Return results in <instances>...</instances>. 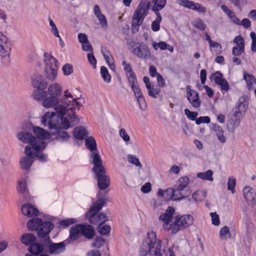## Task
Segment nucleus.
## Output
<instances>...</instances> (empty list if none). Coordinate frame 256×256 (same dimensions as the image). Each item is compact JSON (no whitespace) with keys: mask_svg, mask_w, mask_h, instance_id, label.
I'll return each mask as SVG.
<instances>
[{"mask_svg":"<svg viewBox=\"0 0 256 256\" xmlns=\"http://www.w3.org/2000/svg\"><path fill=\"white\" fill-rule=\"evenodd\" d=\"M100 74L104 81L108 83L110 82L111 80V76L109 74L108 68L106 66H101Z\"/></svg>","mask_w":256,"mask_h":256,"instance_id":"8fccbe9b","label":"nucleus"},{"mask_svg":"<svg viewBox=\"0 0 256 256\" xmlns=\"http://www.w3.org/2000/svg\"><path fill=\"white\" fill-rule=\"evenodd\" d=\"M62 70L64 75H70L73 72L72 66L70 64H66L63 66Z\"/></svg>","mask_w":256,"mask_h":256,"instance_id":"e2e57ef3","label":"nucleus"},{"mask_svg":"<svg viewBox=\"0 0 256 256\" xmlns=\"http://www.w3.org/2000/svg\"><path fill=\"white\" fill-rule=\"evenodd\" d=\"M27 228L30 230H36L38 236L42 240L50 238L49 234L54 228L51 222H42L40 218H32L27 222Z\"/></svg>","mask_w":256,"mask_h":256,"instance_id":"20e7f679","label":"nucleus"},{"mask_svg":"<svg viewBox=\"0 0 256 256\" xmlns=\"http://www.w3.org/2000/svg\"><path fill=\"white\" fill-rule=\"evenodd\" d=\"M60 101L58 98L50 96L45 98L42 102V106L45 108H53L56 106Z\"/></svg>","mask_w":256,"mask_h":256,"instance_id":"c756f323","label":"nucleus"},{"mask_svg":"<svg viewBox=\"0 0 256 256\" xmlns=\"http://www.w3.org/2000/svg\"><path fill=\"white\" fill-rule=\"evenodd\" d=\"M210 122V118L208 116H200L196 120V123L199 125L202 123L209 124Z\"/></svg>","mask_w":256,"mask_h":256,"instance_id":"338daca9","label":"nucleus"},{"mask_svg":"<svg viewBox=\"0 0 256 256\" xmlns=\"http://www.w3.org/2000/svg\"><path fill=\"white\" fill-rule=\"evenodd\" d=\"M18 190L21 194H26L28 192L25 180L18 182Z\"/></svg>","mask_w":256,"mask_h":256,"instance_id":"6e6d98bb","label":"nucleus"},{"mask_svg":"<svg viewBox=\"0 0 256 256\" xmlns=\"http://www.w3.org/2000/svg\"><path fill=\"white\" fill-rule=\"evenodd\" d=\"M156 14V18L152 24V30L154 32H158L160 28V24L162 20L160 13Z\"/></svg>","mask_w":256,"mask_h":256,"instance_id":"de8ad7c7","label":"nucleus"},{"mask_svg":"<svg viewBox=\"0 0 256 256\" xmlns=\"http://www.w3.org/2000/svg\"><path fill=\"white\" fill-rule=\"evenodd\" d=\"M77 222L76 220L74 218H67L60 221V225L63 227H68Z\"/></svg>","mask_w":256,"mask_h":256,"instance_id":"5fc2aeb1","label":"nucleus"},{"mask_svg":"<svg viewBox=\"0 0 256 256\" xmlns=\"http://www.w3.org/2000/svg\"><path fill=\"white\" fill-rule=\"evenodd\" d=\"M33 158L28 156L22 158L20 161L21 168L24 170H28L34 162Z\"/></svg>","mask_w":256,"mask_h":256,"instance_id":"e433bc0d","label":"nucleus"},{"mask_svg":"<svg viewBox=\"0 0 256 256\" xmlns=\"http://www.w3.org/2000/svg\"><path fill=\"white\" fill-rule=\"evenodd\" d=\"M220 238L222 240H226L228 238H231V234L228 226H224L220 229Z\"/></svg>","mask_w":256,"mask_h":256,"instance_id":"49530a36","label":"nucleus"},{"mask_svg":"<svg viewBox=\"0 0 256 256\" xmlns=\"http://www.w3.org/2000/svg\"><path fill=\"white\" fill-rule=\"evenodd\" d=\"M32 85L37 90H44L46 88L47 82L44 76L36 75L32 80Z\"/></svg>","mask_w":256,"mask_h":256,"instance_id":"6ab92c4d","label":"nucleus"},{"mask_svg":"<svg viewBox=\"0 0 256 256\" xmlns=\"http://www.w3.org/2000/svg\"><path fill=\"white\" fill-rule=\"evenodd\" d=\"M48 94L50 96L58 98L62 93V88L60 86L56 83L51 84L48 88Z\"/></svg>","mask_w":256,"mask_h":256,"instance_id":"cd10ccee","label":"nucleus"},{"mask_svg":"<svg viewBox=\"0 0 256 256\" xmlns=\"http://www.w3.org/2000/svg\"><path fill=\"white\" fill-rule=\"evenodd\" d=\"M20 240L23 244L30 246L36 242V237L34 234L26 233L21 236Z\"/></svg>","mask_w":256,"mask_h":256,"instance_id":"473e14b6","label":"nucleus"},{"mask_svg":"<svg viewBox=\"0 0 256 256\" xmlns=\"http://www.w3.org/2000/svg\"><path fill=\"white\" fill-rule=\"evenodd\" d=\"M105 204L104 200L102 198H99L96 204L92 206L88 212H97L100 211L104 204Z\"/></svg>","mask_w":256,"mask_h":256,"instance_id":"37998d69","label":"nucleus"},{"mask_svg":"<svg viewBox=\"0 0 256 256\" xmlns=\"http://www.w3.org/2000/svg\"><path fill=\"white\" fill-rule=\"evenodd\" d=\"M166 4V0H156L152 8V10L155 14L160 13L159 11L164 7Z\"/></svg>","mask_w":256,"mask_h":256,"instance_id":"c03bdc74","label":"nucleus"},{"mask_svg":"<svg viewBox=\"0 0 256 256\" xmlns=\"http://www.w3.org/2000/svg\"><path fill=\"white\" fill-rule=\"evenodd\" d=\"M97 212H88L86 217L88 218L89 222L92 224H102L108 220V216L104 213Z\"/></svg>","mask_w":256,"mask_h":256,"instance_id":"4468645a","label":"nucleus"},{"mask_svg":"<svg viewBox=\"0 0 256 256\" xmlns=\"http://www.w3.org/2000/svg\"><path fill=\"white\" fill-rule=\"evenodd\" d=\"M47 94L46 92L44 90L36 89L33 92L32 96L36 100H44L45 98L47 96Z\"/></svg>","mask_w":256,"mask_h":256,"instance_id":"a19ab883","label":"nucleus"},{"mask_svg":"<svg viewBox=\"0 0 256 256\" xmlns=\"http://www.w3.org/2000/svg\"><path fill=\"white\" fill-rule=\"evenodd\" d=\"M244 51V47L234 46L232 48V54L235 56H240Z\"/></svg>","mask_w":256,"mask_h":256,"instance_id":"69168bd1","label":"nucleus"},{"mask_svg":"<svg viewBox=\"0 0 256 256\" xmlns=\"http://www.w3.org/2000/svg\"><path fill=\"white\" fill-rule=\"evenodd\" d=\"M124 66V70L128 82L137 79L136 76L134 72L132 70V68L130 64L127 63L126 61L124 60L122 62Z\"/></svg>","mask_w":256,"mask_h":256,"instance_id":"b1692460","label":"nucleus"},{"mask_svg":"<svg viewBox=\"0 0 256 256\" xmlns=\"http://www.w3.org/2000/svg\"><path fill=\"white\" fill-rule=\"evenodd\" d=\"M212 175L213 172L210 170H208L204 172H198L197 174L198 178L202 179V180H209L210 182H212L214 180Z\"/></svg>","mask_w":256,"mask_h":256,"instance_id":"79ce46f5","label":"nucleus"},{"mask_svg":"<svg viewBox=\"0 0 256 256\" xmlns=\"http://www.w3.org/2000/svg\"><path fill=\"white\" fill-rule=\"evenodd\" d=\"M94 14L98 18L101 26L105 28L108 27V22L104 14L102 13L98 5L94 7Z\"/></svg>","mask_w":256,"mask_h":256,"instance_id":"a878e982","label":"nucleus"},{"mask_svg":"<svg viewBox=\"0 0 256 256\" xmlns=\"http://www.w3.org/2000/svg\"><path fill=\"white\" fill-rule=\"evenodd\" d=\"M33 132L36 136V138L40 140L41 142H43L44 140L48 139L50 138V133L40 127H34Z\"/></svg>","mask_w":256,"mask_h":256,"instance_id":"393cba45","label":"nucleus"},{"mask_svg":"<svg viewBox=\"0 0 256 256\" xmlns=\"http://www.w3.org/2000/svg\"><path fill=\"white\" fill-rule=\"evenodd\" d=\"M182 190H179L178 188H169L170 198L172 200H180L184 198L186 196L182 193Z\"/></svg>","mask_w":256,"mask_h":256,"instance_id":"bb28decb","label":"nucleus"},{"mask_svg":"<svg viewBox=\"0 0 256 256\" xmlns=\"http://www.w3.org/2000/svg\"><path fill=\"white\" fill-rule=\"evenodd\" d=\"M44 62L46 64L45 72L47 78L54 80L57 76L59 63L56 58L47 52L44 54Z\"/></svg>","mask_w":256,"mask_h":256,"instance_id":"0eeeda50","label":"nucleus"},{"mask_svg":"<svg viewBox=\"0 0 256 256\" xmlns=\"http://www.w3.org/2000/svg\"><path fill=\"white\" fill-rule=\"evenodd\" d=\"M244 196L247 202L252 201L254 199L255 193L254 189L250 186H246L243 189Z\"/></svg>","mask_w":256,"mask_h":256,"instance_id":"c9c22d12","label":"nucleus"},{"mask_svg":"<svg viewBox=\"0 0 256 256\" xmlns=\"http://www.w3.org/2000/svg\"><path fill=\"white\" fill-rule=\"evenodd\" d=\"M189 183V178L188 176H182L179 179V184L176 188L179 190H183L188 186Z\"/></svg>","mask_w":256,"mask_h":256,"instance_id":"09e8293b","label":"nucleus"},{"mask_svg":"<svg viewBox=\"0 0 256 256\" xmlns=\"http://www.w3.org/2000/svg\"><path fill=\"white\" fill-rule=\"evenodd\" d=\"M192 24L194 28H196L200 30H204L206 28V24L200 18H198V19L196 20L192 23Z\"/></svg>","mask_w":256,"mask_h":256,"instance_id":"3c124183","label":"nucleus"},{"mask_svg":"<svg viewBox=\"0 0 256 256\" xmlns=\"http://www.w3.org/2000/svg\"><path fill=\"white\" fill-rule=\"evenodd\" d=\"M81 224H76L72 226L70 230V236L67 240H68V243L70 240H76L78 239L82 236Z\"/></svg>","mask_w":256,"mask_h":256,"instance_id":"412c9836","label":"nucleus"},{"mask_svg":"<svg viewBox=\"0 0 256 256\" xmlns=\"http://www.w3.org/2000/svg\"><path fill=\"white\" fill-rule=\"evenodd\" d=\"M104 242L105 240L103 238L100 236H96L95 238L92 246L94 248H100L104 245Z\"/></svg>","mask_w":256,"mask_h":256,"instance_id":"4d7b16f0","label":"nucleus"},{"mask_svg":"<svg viewBox=\"0 0 256 256\" xmlns=\"http://www.w3.org/2000/svg\"><path fill=\"white\" fill-rule=\"evenodd\" d=\"M250 36L252 38L251 50L253 52H256V34L254 32L250 33Z\"/></svg>","mask_w":256,"mask_h":256,"instance_id":"0e129e2a","label":"nucleus"},{"mask_svg":"<svg viewBox=\"0 0 256 256\" xmlns=\"http://www.w3.org/2000/svg\"><path fill=\"white\" fill-rule=\"evenodd\" d=\"M162 242L156 238V234L150 231L148 232L147 238L140 245V256H162Z\"/></svg>","mask_w":256,"mask_h":256,"instance_id":"f03ea898","label":"nucleus"},{"mask_svg":"<svg viewBox=\"0 0 256 256\" xmlns=\"http://www.w3.org/2000/svg\"><path fill=\"white\" fill-rule=\"evenodd\" d=\"M212 128L216 132L218 140L222 143H224L226 142V139L224 135V130L219 125L214 124H212Z\"/></svg>","mask_w":256,"mask_h":256,"instance_id":"f704fd0d","label":"nucleus"},{"mask_svg":"<svg viewBox=\"0 0 256 256\" xmlns=\"http://www.w3.org/2000/svg\"><path fill=\"white\" fill-rule=\"evenodd\" d=\"M128 162L136 166L141 168L142 167V164L140 162L138 158H136V156L128 154Z\"/></svg>","mask_w":256,"mask_h":256,"instance_id":"603ef678","label":"nucleus"},{"mask_svg":"<svg viewBox=\"0 0 256 256\" xmlns=\"http://www.w3.org/2000/svg\"><path fill=\"white\" fill-rule=\"evenodd\" d=\"M81 233L86 238L90 240L94 236L95 232L92 226L90 224H81Z\"/></svg>","mask_w":256,"mask_h":256,"instance_id":"4be33fe9","label":"nucleus"},{"mask_svg":"<svg viewBox=\"0 0 256 256\" xmlns=\"http://www.w3.org/2000/svg\"><path fill=\"white\" fill-rule=\"evenodd\" d=\"M222 10L228 16L232 22L238 25H240V20L236 16L234 12L230 10L227 6L222 5Z\"/></svg>","mask_w":256,"mask_h":256,"instance_id":"2f4dec72","label":"nucleus"},{"mask_svg":"<svg viewBox=\"0 0 256 256\" xmlns=\"http://www.w3.org/2000/svg\"><path fill=\"white\" fill-rule=\"evenodd\" d=\"M18 138L22 142L29 144L25 148V154L27 156L36 158L42 150L46 147L45 142H41L28 132H20L18 134Z\"/></svg>","mask_w":256,"mask_h":256,"instance_id":"7ed1b4c3","label":"nucleus"},{"mask_svg":"<svg viewBox=\"0 0 256 256\" xmlns=\"http://www.w3.org/2000/svg\"><path fill=\"white\" fill-rule=\"evenodd\" d=\"M243 116L237 114L236 116L235 114V113L234 112L230 120H229L228 122V128L230 131L233 132L235 130L236 128L238 126L240 122V119Z\"/></svg>","mask_w":256,"mask_h":256,"instance_id":"5701e85b","label":"nucleus"},{"mask_svg":"<svg viewBox=\"0 0 256 256\" xmlns=\"http://www.w3.org/2000/svg\"><path fill=\"white\" fill-rule=\"evenodd\" d=\"M40 242L43 244L45 248H48V252L50 254H59L66 250V244H68V240L58 243H54L50 238H48L46 240H42Z\"/></svg>","mask_w":256,"mask_h":256,"instance_id":"1a4fd4ad","label":"nucleus"},{"mask_svg":"<svg viewBox=\"0 0 256 256\" xmlns=\"http://www.w3.org/2000/svg\"><path fill=\"white\" fill-rule=\"evenodd\" d=\"M152 46L155 50H157L158 48H159L161 50H165L167 49L171 52L174 50V48L172 46L169 45L164 42H154Z\"/></svg>","mask_w":256,"mask_h":256,"instance_id":"ea45409f","label":"nucleus"},{"mask_svg":"<svg viewBox=\"0 0 256 256\" xmlns=\"http://www.w3.org/2000/svg\"><path fill=\"white\" fill-rule=\"evenodd\" d=\"M244 79L246 82L248 90L254 88V86L256 84V79L253 75L244 72Z\"/></svg>","mask_w":256,"mask_h":256,"instance_id":"72a5a7b5","label":"nucleus"},{"mask_svg":"<svg viewBox=\"0 0 256 256\" xmlns=\"http://www.w3.org/2000/svg\"><path fill=\"white\" fill-rule=\"evenodd\" d=\"M222 74L220 72H216L211 75L210 78H213L215 83L218 84L222 82L224 78H222Z\"/></svg>","mask_w":256,"mask_h":256,"instance_id":"13d9d810","label":"nucleus"},{"mask_svg":"<svg viewBox=\"0 0 256 256\" xmlns=\"http://www.w3.org/2000/svg\"><path fill=\"white\" fill-rule=\"evenodd\" d=\"M234 42L236 44V46L244 47V40L240 35L236 36L234 40Z\"/></svg>","mask_w":256,"mask_h":256,"instance_id":"680f3d73","label":"nucleus"},{"mask_svg":"<svg viewBox=\"0 0 256 256\" xmlns=\"http://www.w3.org/2000/svg\"><path fill=\"white\" fill-rule=\"evenodd\" d=\"M147 90L148 95L154 98H156V95L160 92V88L156 86H147Z\"/></svg>","mask_w":256,"mask_h":256,"instance_id":"a18cd8bd","label":"nucleus"},{"mask_svg":"<svg viewBox=\"0 0 256 256\" xmlns=\"http://www.w3.org/2000/svg\"><path fill=\"white\" fill-rule=\"evenodd\" d=\"M194 220L193 216L190 214L177 216L170 224L172 234H175L178 231L192 225Z\"/></svg>","mask_w":256,"mask_h":256,"instance_id":"6e6552de","label":"nucleus"},{"mask_svg":"<svg viewBox=\"0 0 256 256\" xmlns=\"http://www.w3.org/2000/svg\"><path fill=\"white\" fill-rule=\"evenodd\" d=\"M88 134L86 130L82 126L76 128L73 132L74 136L78 140H84Z\"/></svg>","mask_w":256,"mask_h":256,"instance_id":"c85d7f7f","label":"nucleus"},{"mask_svg":"<svg viewBox=\"0 0 256 256\" xmlns=\"http://www.w3.org/2000/svg\"><path fill=\"white\" fill-rule=\"evenodd\" d=\"M102 224H100L98 226V232L104 236H108L111 230L110 226L108 225H104L102 226Z\"/></svg>","mask_w":256,"mask_h":256,"instance_id":"864d4df0","label":"nucleus"},{"mask_svg":"<svg viewBox=\"0 0 256 256\" xmlns=\"http://www.w3.org/2000/svg\"><path fill=\"white\" fill-rule=\"evenodd\" d=\"M149 6L144 2H140L133 15L132 24V33H136L139 30L140 26L142 24L145 17L148 13Z\"/></svg>","mask_w":256,"mask_h":256,"instance_id":"423d86ee","label":"nucleus"},{"mask_svg":"<svg viewBox=\"0 0 256 256\" xmlns=\"http://www.w3.org/2000/svg\"><path fill=\"white\" fill-rule=\"evenodd\" d=\"M236 184V180L234 178H229L228 182V188L230 190L232 193L235 192V186Z\"/></svg>","mask_w":256,"mask_h":256,"instance_id":"052dcab7","label":"nucleus"},{"mask_svg":"<svg viewBox=\"0 0 256 256\" xmlns=\"http://www.w3.org/2000/svg\"><path fill=\"white\" fill-rule=\"evenodd\" d=\"M60 102L62 104H64L66 106H62V105H59V106H61L64 108H66V113L70 112L72 116H70L72 122H76V123H78L79 122V120L77 118L75 114V112H74V110L76 108L78 110H79L82 104L77 102L76 100L74 98L72 95L71 93L68 91V90H66L64 92V95L63 98L60 100Z\"/></svg>","mask_w":256,"mask_h":256,"instance_id":"39448f33","label":"nucleus"},{"mask_svg":"<svg viewBox=\"0 0 256 256\" xmlns=\"http://www.w3.org/2000/svg\"><path fill=\"white\" fill-rule=\"evenodd\" d=\"M86 146L92 152L98 151L96 143L92 136L88 138L85 140Z\"/></svg>","mask_w":256,"mask_h":256,"instance_id":"4c0bfd02","label":"nucleus"},{"mask_svg":"<svg viewBox=\"0 0 256 256\" xmlns=\"http://www.w3.org/2000/svg\"><path fill=\"white\" fill-rule=\"evenodd\" d=\"M184 114L187 118L191 120H196L197 119L196 117L198 116V112H191L188 108L184 110Z\"/></svg>","mask_w":256,"mask_h":256,"instance_id":"bf43d9fd","label":"nucleus"},{"mask_svg":"<svg viewBox=\"0 0 256 256\" xmlns=\"http://www.w3.org/2000/svg\"><path fill=\"white\" fill-rule=\"evenodd\" d=\"M90 157L92 158V163L94 165V167L92 169V172L94 173L98 172H104V170H105V168L102 165V160L101 159L100 156L98 151L92 152L90 154Z\"/></svg>","mask_w":256,"mask_h":256,"instance_id":"f3484780","label":"nucleus"},{"mask_svg":"<svg viewBox=\"0 0 256 256\" xmlns=\"http://www.w3.org/2000/svg\"><path fill=\"white\" fill-rule=\"evenodd\" d=\"M210 215L212 217V224L214 226L219 225L220 222L218 215L216 212H211Z\"/></svg>","mask_w":256,"mask_h":256,"instance_id":"774afa93","label":"nucleus"},{"mask_svg":"<svg viewBox=\"0 0 256 256\" xmlns=\"http://www.w3.org/2000/svg\"><path fill=\"white\" fill-rule=\"evenodd\" d=\"M178 3L184 8L196 10L199 12L205 13L206 11V8L198 3H196L193 1L189 0H178Z\"/></svg>","mask_w":256,"mask_h":256,"instance_id":"2eb2a0df","label":"nucleus"},{"mask_svg":"<svg viewBox=\"0 0 256 256\" xmlns=\"http://www.w3.org/2000/svg\"><path fill=\"white\" fill-rule=\"evenodd\" d=\"M128 49L134 56L140 59H148L150 56V52L144 44H137L133 42L128 44Z\"/></svg>","mask_w":256,"mask_h":256,"instance_id":"9d476101","label":"nucleus"},{"mask_svg":"<svg viewBox=\"0 0 256 256\" xmlns=\"http://www.w3.org/2000/svg\"><path fill=\"white\" fill-rule=\"evenodd\" d=\"M10 44L8 38L0 32V54L2 62L8 64L10 62Z\"/></svg>","mask_w":256,"mask_h":256,"instance_id":"9b49d317","label":"nucleus"},{"mask_svg":"<svg viewBox=\"0 0 256 256\" xmlns=\"http://www.w3.org/2000/svg\"><path fill=\"white\" fill-rule=\"evenodd\" d=\"M128 82L132 88V90L134 92L136 98L138 96L139 97L140 96L143 95L140 88L138 86L137 79L130 80V82Z\"/></svg>","mask_w":256,"mask_h":256,"instance_id":"58836bf2","label":"nucleus"},{"mask_svg":"<svg viewBox=\"0 0 256 256\" xmlns=\"http://www.w3.org/2000/svg\"><path fill=\"white\" fill-rule=\"evenodd\" d=\"M44 246L43 244L34 242L29 246V252L34 255H38L44 251Z\"/></svg>","mask_w":256,"mask_h":256,"instance_id":"7c9ffc66","label":"nucleus"},{"mask_svg":"<svg viewBox=\"0 0 256 256\" xmlns=\"http://www.w3.org/2000/svg\"><path fill=\"white\" fill-rule=\"evenodd\" d=\"M187 98L191 104L194 108H198L200 106L201 101L200 99L198 94L195 90L190 89V86H186Z\"/></svg>","mask_w":256,"mask_h":256,"instance_id":"dca6fc26","label":"nucleus"},{"mask_svg":"<svg viewBox=\"0 0 256 256\" xmlns=\"http://www.w3.org/2000/svg\"><path fill=\"white\" fill-rule=\"evenodd\" d=\"M22 213L28 217H32V216H38L39 211L31 204H26L22 206Z\"/></svg>","mask_w":256,"mask_h":256,"instance_id":"aec40b11","label":"nucleus"},{"mask_svg":"<svg viewBox=\"0 0 256 256\" xmlns=\"http://www.w3.org/2000/svg\"><path fill=\"white\" fill-rule=\"evenodd\" d=\"M94 178L98 180V186L100 190H106L110 185V178L106 175V170L104 172H94Z\"/></svg>","mask_w":256,"mask_h":256,"instance_id":"ddd939ff","label":"nucleus"},{"mask_svg":"<svg viewBox=\"0 0 256 256\" xmlns=\"http://www.w3.org/2000/svg\"><path fill=\"white\" fill-rule=\"evenodd\" d=\"M65 114L66 108L59 106L54 108V112H46L41 118L42 124L44 126L54 130V132H51L52 134L56 135V138L62 142L68 140L70 138L68 132L62 130V128L68 129L70 126V122L72 125L78 123L71 122L70 116H72L70 114H67L68 118L64 116Z\"/></svg>","mask_w":256,"mask_h":256,"instance_id":"f257e3e1","label":"nucleus"},{"mask_svg":"<svg viewBox=\"0 0 256 256\" xmlns=\"http://www.w3.org/2000/svg\"><path fill=\"white\" fill-rule=\"evenodd\" d=\"M248 97L243 96L239 98L238 102L232 108V111L236 116L239 114L244 116L248 110Z\"/></svg>","mask_w":256,"mask_h":256,"instance_id":"f8f14e48","label":"nucleus"},{"mask_svg":"<svg viewBox=\"0 0 256 256\" xmlns=\"http://www.w3.org/2000/svg\"><path fill=\"white\" fill-rule=\"evenodd\" d=\"M174 211V208L172 206H168L164 213L160 216L159 220L164 222V229L168 230L170 229V226L169 223L172 220V215Z\"/></svg>","mask_w":256,"mask_h":256,"instance_id":"a211bd4d","label":"nucleus"}]
</instances>
